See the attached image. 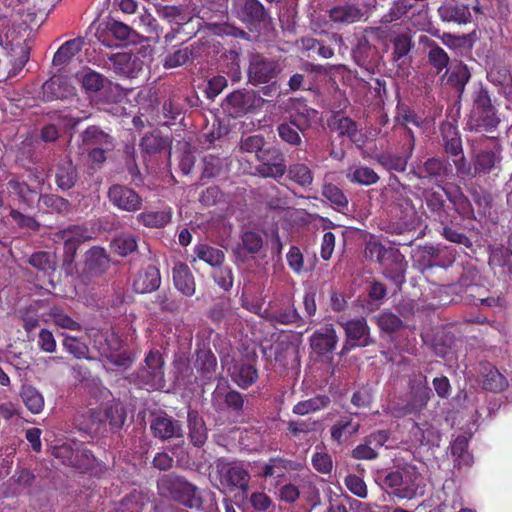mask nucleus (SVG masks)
I'll list each match as a JSON object with an SVG mask.
<instances>
[{"instance_id": "nucleus-1", "label": "nucleus", "mask_w": 512, "mask_h": 512, "mask_svg": "<svg viewBox=\"0 0 512 512\" xmlns=\"http://www.w3.org/2000/svg\"><path fill=\"white\" fill-rule=\"evenodd\" d=\"M424 200L431 216L442 224L450 220L449 204L462 218H474L473 206L458 185L446 184L438 185L437 189H426Z\"/></svg>"}, {"instance_id": "nucleus-2", "label": "nucleus", "mask_w": 512, "mask_h": 512, "mask_svg": "<svg viewBox=\"0 0 512 512\" xmlns=\"http://www.w3.org/2000/svg\"><path fill=\"white\" fill-rule=\"evenodd\" d=\"M406 187L401 184L397 176L389 177L385 198L389 202V213L395 219V232L402 234L404 231L415 227L416 210L413 201L405 192Z\"/></svg>"}, {"instance_id": "nucleus-3", "label": "nucleus", "mask_w": 512, "mask_h": 512, "mask_svg": "<svg viewBox=\"0 0 512 512\" xmlns=\"http://www.w3.org/2000/svg\"><path fill=\"white\" fill-rule=\"evenodd\" d=\"M161 496L177 501L190 509H200L203 499L198 488L174 473L162 475L157 481Z\"/></svg>"}, {"instance_id": "nucleus-4", "label": "nucleus", "mask_w": 512, "mask_h": 512, "mask_svg": "<svg viewBox=\"0 0 512 512\" xmlns=\"http://www.w3.org/2000/svg\"><path fill=\"white\" fill-rule=\"evenodd\" d=\"M144 365L134 375V383L141 389L161 390L165 387L164 358L160 351L150 350Z\"/></svg>"}, {"instance_id": "nucleus-5", "label": "nucleus", "mask_w": 512, "mask_h": 512, "mask_svg": "<svg viewBox=\"0 0 512 512\" xmlns=\"http://www.w3.org/2000/svg\"><path fill=\"white\" fill-rule=\"evenodd\" d=\"M232 10L249 31H260L271 20L268 10L259 0H234Z\"/></svg>"}, {"instance_id": "nucleus-6", "label": "nucleus", "mask_w": 512, "mask_h": 512, "mask_svg": "<svg viewBox=\"0 0 512 512\" xmlns=\"http://www.w3.org/2000/svg\"><path fill=\"white\" fill-rule=\"evenodd\" d=\"M473 113L477 116V128H483L490 132L497 128L500 118L497 109L492 103L491 95L487 87L480 86L472 93Z\"/></svg>"}, {"instance_id": "nucleus-7", "label": "nucleus", "mask_w": 512, "mask_h": 512, "mask_svg": "<svg viewBox=\"0 0 512 512\" xmlns=\"http://www.w3.org/2000/svg\"><path fill=\"white\" fill-rule=\"evenodd\" d=\"M411 173L419 180L433 182L438 186L453 176V167L448 159L432 156L413 164Z\"/></svg>"}, {"instance_id": "nucleus-8", "label": "nucleus", "mask_w": 512, "mask_h": 512, "mask_svg": "<svg viewBox=\"0 0 512 512\" xmlns=\"http://www.w3.org/2000/svg\"><path fill=\"white\" fill-rule=\"evenodd\" d=\"M377 259L383 268V275L401 289L406 282L405 273L408 267L404 255L398 249H387L379 245Z\"/></svg>"}, {"instance_id": "nucleus-9", "label": "nucleus", "mask_w": 512, "mask_h": 512, "mask_svg": "<svg viewBox=\"0 0 512 512\" xmlns=\"http://www.w3.org/2000/svg\"><path fill=\"white\" fill-rule=\"evenodd\" d=\"M393 121L395 123L393 131H397L399 128L402 141L409 143L410 148H415L416 137L410 125L417 128H424L426 126V119L415 109L399 101L395 108Z\"/></svg>"}, {"instance_id": "nucleus-10", "label": "nucleus", "mask_w": 512, "mask_h": 512, "mask_svg": "<svg viewBox=\"0 0 512 512\" xmlns=\"http://www.w3.org/2000/svg\"><path fill=\"white\" fill-rule=\"evenodd\" d=\"M262 317L273 324L296 325L304 324L294 301L290 297H282L270 301L263 311Z\"/></svg>"}, {"instance_id": "nucleus-11", "label": "nucleus", "mask_w": 512, "mask_h": 512, "mask_svg": "<svg viewBox=\"0 0 512 512\" xmlns=\"http://www.w3.org/2000/svg\"><path fill=\"white\" fill-rule=\"evenodd\" d=\"M462 300L470 305H480L485 307H504L506 299L502 293L491 292L483 285L470 283L466 284V279H461L459 291Z\"/></svg>"}, {"instance_id": "nucleus-12", "label": "nucleus", "mask_w": 512, "mask_h": 512, "mask_svg": "<svg viewBox=\"0 0 512 512\" xmlns=\"http://www.w3.org/2000/svg\"><path fill=\"white\" fill-rule=\"evenodd\" d=\"M216 470L219 475L220 484L228 489L234 491L240 489L246 491L250 475L248 471L237 462H228L223 458L217 459L215 462Z\"/></svg>"}, {"instance_id": "nucleus-13", "label": "nucleus", "mask_w": 512, "mask_h": 512, "mask_svg": "<svg viewBox=\"0 0 512 512\" xmlns=\"http://www.w3.org/2000/svg\"><path fill=\"white\" fill-rule=\"evenodd\" d=\"M256 166L257 173L264 178L279 179L287 171L286 159L282 150L276 146L266 147L260 152Z\"/></svg>"}, {"instance_id": "nucleus-14", "label": "nucleus", "mask_w": 512, "mask_h": 512, "mask_svg": "<svg viewBox=\"0 0 512 512\" xmlns=\"http://www.w3.org/2000/svg\"><path fill=\"white\" fill-rule=\"evenodd\" d=\"M345 332V341L341 355L347 354L356 347H367L374 341L370 338V328L364 318L339 322Z\"/></svg>"}, {"instance_id": "nucleus-15", "label": "nucleus", "mask_w": 512, "mask_h": 512, "mask_svg": "<svg viewBox=\"0 0 512 512\" xmlns=\"http://www.w3.org/2000/svg\"><path fill=\"white\" fill-rule=\"evenodd\" d=\"M282 68L279 61L255 54L250 58L248 77L254 84H266L275 79Z\"/></svg>"}, {"instance_id": "nucleus-16", "label": "nucleus", "mask_w": 512, "mask_h": 512, "mask_svg": "<svg viewBox=\"0 0 512 512\" xmlns=\"http://www.w3.org/2000/svg\"><path fill=\"white\" fill-rule=\"evenodd\" d=\"M414 149L415 148H410L409 143L403 141L401 152H393L391 150L381 151L374 156V161L387 171L390 177L396 176L394 173H404L406 171Z\"/></svg>"}, {"instance_id": "nucleus-17", "label": "nucleus", "mask_w": 512, "mask_h": 512, "mask_svg": "<svg viewBox=\"0 0 512 512\" xmlns=\"http://www.w3.org/2000/svg\"><path fill=\"white\" fill-rule=\"evenodd\" d=\"M109 202L125 212H137L142 208L143 199L138 192L123 184H113L108 188Z\"/></svg>"}, {"instance_id": "nucleus-18", "label": "nucleus", "mask_w": 512, "mask_h": 512, "mask_svg": "<svg viewBox=\"0 0 512 512\" xmlns=\"http://www.w3.org/2000/svg\"><path fill=\"white\" fill-rule=\"evenodd\" d=\"M432 396L427 377L420 376L409 380V400L403 407L405 414H419L422 412Z\"/></svg>"}, {"instance_id": "nucleus-19", "label": "nucleus", "mask_w": 512, "mask_h": 512, "mask_svg": "<svg viewBox=\"0 0 512 512\" xmlns=\"http://www.w3.org/2000/svg\"><path fill=\"white\" fill-rule=\"evenodd\" d=\"M328 126L332 131L337 132L340 138L347 137L358 147H362L366 142V137L359 129L357 122L339 112L328 120Z\"/></svg>"}, {"instance_id": "nucleus-20", "label": "nucleus", "mask_w": 512, "mask_h": 512, "mask_svg": "<svg viewBox=\"0 0 512 512\" xmlns=\"http://www.w3.org/2000/svg\"><path fill=\"white\" fill-rule=\"evenodd\" d=\"M109 69L124 78H136L143 70V61L127 52L115 53L109 57Z\"/></svg>"}, {"instance_id": "nucleus-21", "label": "nucleus", "mask_w": 512, "mask_h": 512, "mask_svg": "<svg viewBox=\"0 0 512 512\" xmlns=\"http://www.w3.org/2000/svg\"><path fill=\"white\" fill-rule=\"evenodd\" d=\"M259 101L255 91L235 90L227 95L224 105L231 116L239 117L256 108Z\"/></svg>"}, {"instance_id": "nucleus-22", "label": "nucleus", "mask_w": 512, "mask_h": 512, "mask_svg": "<svg viewBox=\"0 0 512 512\" xmlns=\"http://www.w3.org/2000/svg\"><path fill=\"white\" fill-rule=\"evenodd\" d=\"M161 283L162 278L159 268L149 264L135 274L132 289L137 294H149L157 291Z\"/></svg>"}, {"instance_id": "nucleus-23", "label": "nucleus", "mask_w": 512, "mask_h": 512, "mask_svg": "<svg viewBox=\"0 0 512 512\" xmlns=\"http://www.w3.org/2000/svg\"><path fill=\"white\" fill-rule=\"evenodd\" d=\"M439 132V143L447 157H456L462 153V150H464L462 138L456 124L443 121L439 125Z\"/></svg>"}, {"instance_id": "nucleus-24", "label": "nucleus", "mask_w": 512, "mask_h": 512, "mask_svg": "<svg viewBox=\"0 0 512 512\" xmlns=\"http://www.w3.org/2000/svg\"><path fill=\"white\" fill-rule=\"evenodd\" d=\"M80 139L85 148L102 147L106 150H114L116 146L115 138L97 125H90L83 130Z\"/></svg>"}, {"instance_id": "nucleus-25", "label": "nucleus", "mask_w": 512, "mask_h": 512, "mask_svg": "<svg viewBox=\"0 0 512 512\" xmlns=\"http://www.w3.org/2000/svg\"><path fill=\"white\" fill-rule=\"evenodd\" d=\"M338 342V336L332 324L325 325L314 332L310 338V346L318 355L332 352Z\"/></svg>"}, {"instance_id": "nucleus-26", "label": "nucleus", "mask_w": 512, "mask_h": 512, "mask_svg": "<svg viewBox=\"0 0 512 512\" xmlns=\"http://www.w3.org/2000/svg\"><path fill=\"white\" fill-rule=\"evenodd\" d=\"M202 43H193L190 46L180 48L165 56L163 66L166 69L177 68L201 57Z\"/></svg>"}, {"instance_id": "nucleus-27", "label": "nucleus", "mask_w": 512, "mask_h": 512, "mask_svg": "<svg viewBox=\"0 0 512 512\" xmlns=\"http://www.w3.org/2000/svg\"><path fill=\"white\" fill-rule=\"evenodd\" d=\"M175 288L184 296L192 297L196 291L194 276L186 263L177 262L172 269Z\"/></svg>"}, {"instance_id": "nucleus-28", "label": "nucleus", "mask_w": 512, "mask_h": 512, "mask_svg": "<svg viewBox=\"0 0 512 512\" xmlns=\"http://www.w3.org/2000/svg\"><path fill=\"white\" fill-rule=\"evenodd\" d=\"M363 10L353 3L336 5L328 10V17L331 22L339 25H349L362 20Z\"/></svg>"}, {"instance_id": "nucleus-29", "label": "nucleus", "mask_w": 512, "mask_h": 512, "mask_svg": "<svg viewBox=\"0 0 512 512\" xmlns=\"http://www.w3.org/2000/svg\"><path fill=\"white\" fill-rule=\"evenodd\" d=\"M438 15L443 22H454L466 25L471 22L472 15L468 5L458 2H448L438 8Z\"/></svg>"}, {"instance_id": "nucleus-30", "label": "nucleus", "mask_w": 512, "mask_h": 512, "mask_svg": "<svg viewBox=\"0 0 512 512\" xmlns=\"http://www.w3.org/2000/svg\"><path fill=\"white\" fill-rule=\"evenodd\" d=\"M194 10L203 21H222L228 14V0H200Z\"/></svg>"}, {"instance_id": "nucleus-31", "label": "nucleus", "mask_w": 512, "mask_h": 512, "mask_svg": "<svg viewBox=\"0 0 512 512\" xmlns=\"http://www.w3.org/2000/svg\"><path fill=\"white\" fill-rule=\"evenodd\" d=\"M419 42L428 49V63L436 70L438 74L447 69L450 62V57L438 43L427 36H420Z\"/></svg>"}, {"instance_id": "nucleus-32", "label": "nucleus", "mask_w": 512, "mask_h": 512, "mask_svg": "<svg viewBox=\"0 0 512 512\" xmlns=\"http://www.w3.org/2000/svg\"><path fill=\"white\" fill-rule=\"evenodd\" d=\"M172 208L167 206L162 210L145 209L136 216L138 224L147 228H164L172 220Z\"/></svg>"}, {"instance_id": "nucleus-33", "label": "nucleus", "mask_w": 512, "mask_h": 512, "mask_svg": "<svg viewBox=\"0 0 512 512\" xmlns=\"http://www.w3.org/2000/svg\"><path fill=\"white\" fill-rule=\"evenodd\" d=\"M410 433L415 440L421 444L437 445L441 439L439 429L430 424L427 420L423 422H415L413 418H409Z\"/></svg>"}, {"instance_id": "nucleus-34", "label": "nucleus", "mask_w": 512, "mask_h": 512, "mask_svg": "<svg viewBox=\"0 0 512 512\" xmlns=\"http://www.w3.org/2000/svg\"><path fill=\"white\" fill-rule=\"evenodd\" d=\"M377 53V48L370 43L367 37L362 36L353 49V58L359 66L369 70L376 63Z\"/></svg>"}, {"instance_id": "nucleus-35", "label": "nucleus", "mask_w": 512, "mask_h": 512, "mask_svg": "<svg viewBox=\"0 0 512 512\" xmlns=\"http://www.w3.org/2000/svg\"><path fill=\"white\" fill-rule=\"evenodd\" d=\"M38 208L43 213H56L66 216L71 212L72 204L61 196L42 194L38 197Z\"/></svg>"}, {"instance_id": "nucleus-36", "label": "nucleus", "mask_w": 512, "mask_h": 512, "mask_svg": "<svg viewBox=\"0 0 512 512\" xmlns=\"http://www.w3.org/2000/svg\"><path fill=\"white\" fill-rule=\"evenodd\" d=\"M73 94V87L61 78H50L42 85V98L45 102L66 99Z\"/></svg>"}, {"instance_id": "nucleus-37", "label": "nucleus", "mask_w": 512, "mask_h": 512, "mask_svg": "<svg viewBox=\"0 0 512 512\" xmlns=\"http://www.w3.org/2000/svg\"><path fill=\"white\" fill-rule=\"evenodd\" d=\"M141 151L149 155L161 153L171 147V139L159 131L146 133L139 144Z\"/></svg>"}, {"instance_id": "nucleus-38", "label": "nucleus", "mask_w": 512, "mask_h": 512, "mask_svg": "<svg viewBox=\"0 0 512 512\" xmlns=\"http://www.w3.org/2000/svg\"><path fill=\"white\" fill-rule=\"evenodd\" d=\"M85 41L82 37H77L64 42L55 52L52 63L54 66L67 65L72 58L83 48Z\"/></svg>"}, {"instance_id": "nucleus-39", "label": "nucleus", "mask_w": 512, "mask_h": 512, "mask_svg": "<svg viewBox=\"0 0 512 512\" xmlns=\"http://www.w3.org/2000/svg\"><path fill=\"white\" fill-rule=\"evenodd\" d=\"M77 179V169L71 160L63 161L56 166L55 182L62 191L73 188Z\"/></svg>"}, {"instance_id": "nucleus-40", "label": "nucleus", "mask_w": 512, "mask_h": 512, "mask_svg": "<svg viewBox=\"0 0 512 512\" xmlns=\"http://www.w3.org/2000/svg\"><path fill=\"white\" fill-rule=\"evenodd\" d=\"M151 429L156 437L169 439L182 436V427L177 420L172 418H155L151 423Z\"/></svg>"}, {"instance_id": "nucleus-41", "label": "nucleus", "mask_w": 512, "mask_h": 512, "mask_svg": "<svg viewBox=\"0 0 512 512\" xmlns=\"http://www.w3.org/2000/svg\"><path fill=\"white\" fill-rule=\"evenodd\" d=\"M347 179L353 183L363 186H371L376 184L380 177L374 169L365 165H356L348 169Z\"/></svg>"}, {"instance_id": "nucleus-42", "label": "nucleus", "mask_w": 512, "mask_h": 512, "mask_svg": "<svg viewBox=\"0 0 512 512\" xmlns=\"http://www.w3.org/2000/svg\"><path fill=\"white\" fill-rule=\"evenodd\" d=\"M8 188L11 189L18 197L21 204L27 209L34 207L35 199L37 198V191L30 187L27 183L12 178L7 183Z\"/></svg>"}, {"instance_id": "nucleus-43", "label": "nucleus", "mask_w": 512, "mask_h": 512, "mask_svg": "<svg viewBox=\"0 0 512 512\" xmlns=\"http://www.w3.org/2000/svg\"><path fill=\"white\" fill-rule=\"evenodd\" d=\"M316 114V110L304 106L291 112L288 119H286L285 121L288 122L291 126L298 129L302 134H304L307 130L311 128L312 122Z\"/></svg>"}, {"instance_id": "nucleus-44", "label": "nucleus", "mask_w": 512, "mask_h": 512, "mask_svg": "<svg viewBox=\"0 0 512 512\" xmlns=\"http://www.w3.org/2000/svg\"><path fill=\"white\" fill-rule=\"evenodd\" d=\"M331 403L330 397L327 395H316L310 399L304 400L296 404L293 412L297 415L304 416L310 413L319 412L327 408Z\"/></svg>"}, {"instance_id": "nucleus-45", "label": "nucleus", "mask_w": 512, "mask_h": 512, "mask_svg": "<svg viewBox=\"0 0 512 512\" xmlns=\"http://www.w3.org/2000/svg\"><path fill=\"white\" fill-rule=\"evenodd\" d=\"M288 178L301 187H309L313 183L314 174L304 163H293L287 167Z\"/></svg>"}, {"instance_id": "nucleus-46", "label": "nucleus", "mask_w": 512, "mask_h": 512, "mask_svg": "<svg viewBox=\"0 0 512 512\" xmlns=\"http://www.w3.org/2000/svg\"><path fill=\"white\" fill-rule=\"evenodd\" d=\"M232 379L240 388L246 389L256 382L258 371L253 364L243 363L235 367Z\"/></svg>"}, {"instance_id": "nucleus-47", "label": "nucleus", "mask_w": 512, "mask_h": 512, "mask_svg": "<svg viewBox=\"0 0 512 512\" xmlns=\"http://www.w3.org/2000/svg\"><path fill=\"white\" fill-rule=\"evenodd\" d=\"M194 254L196 255V258L204 261L212 267L221 266L225 259V255L222 250L206 244H199L195 246Z\"/></svg>"}, {"instance_id": "nucleus-48", "label": "nucleus", "mask_w": 512, "mask_h": 512, "mask_svg": "<svg viewBox=\"0 0 512 512\" xmlns=\"http://www.w3.org/2000/svg\"><path fill=\"white\" fill-rule=\"evenodd\" d=\"M111 250L121 257H126L137 250V237L133 234H121L111 241Z\"/></svg>"}, {"instance_id": "nucleus-49", "label": "nucleus", "mask_w": 512, "mask_h": 512, "mask_svg": "<svg viewBox=\"0 0 512 512\" xmlns=\"http://www.w3.org/2000/svg\"><path fill=\"white\" fill-rule=\"evenodd\" d=\"M322 196L327 199L335 210L342 212L348 207V198L335 184L328 183L322 187Z\"/></svg>"}, {"instance_id": "nucleus-50", "label": "nucleus", "mask_w": 512, "mask_h": 512, "mask_svg": "<svg viewBox=\"0 0 512 512\" xmlns=\"http://www.w3.org/2000/svg\"><path fill=\"white\" fill-rule=\"evenodd\" d=\"M446 75L447 83L460 92L464 91V88L471 77L468 66L462 62H460L458 65H455L449 74L448 71H446L444 76Z\"/></svg>"}, {"instance_id": "nucleus-51", "label": "nucleus", "mask_w": 512, "mask_h": 512, "mask_svg": "<svg viewBox=\"0 0 512 512\" xmlns=\"http://www.w3.org/2000/svg\"><path fill=\"white\" fill-rule=\"evenodd\" d=\"M58 240H71L78 244L91 239L89 230L85 225H70L67 228L61 229L55 233Z\"/></svg>"}, {"instance_id": "nucleus-52", "label": "nucleus", "mask_w": 512, "mask_h": 512, "mask_svg": "<svg viewBox=\"0 0 512 512\" xmlns=\"http://www.w3.org/2000/svg\"><path fill=\"white\" fill-rule=\"evenodd\" d=\"M469 437L459 435L451 445V453L455 457L457 464L469 466L473 461L472 455L467 451Z\"/></svg>"}, {"instance_id": "nucleus-53", "label": "nucleus", "mask_w": 512, "mask_h": 512, "mask_svg": "<svg viewBox=\"0 0 512 512\" xmlns=\"http://www.w3.org/2000/svg\"><path fill=\"white\" fill-rule=\"evenodd\" d=\"M21 398L32 414H39L44 408V398L42 394L32 386L23 387Z\"/></svg>"}, {"instance_id": "nucleus-54", "label": "nucleus", "mask_w": 512, "mask_h": 512, "mask_svg": "<svg viewBox=\"0 0 512 512\" xmlns=\"http://www.w3.org/2000/svg\"><path fill=\"white\" fill-rule=\"evenodd\" d=\"M196 365L202 375L211 379L217 368V358L210 350H201L197 353Z\"/></svg>"}, {"instance_id": "nucleus-55", "label": "nucleus", "mask_w": 512, "mask_h": 512, "mask_svg": "<svg viewBox=\"0 0 512 512\" xmlns=\"http://www.w3.org/2000/svg\"><path fill=\"white\" fill-rule=\"evenodd\" d=\"M29 264L46 275L55 271L54 256L46 251L33 253L29 258Z\"/></svg>"}, {"instance_id": "nucleus-56", "label": "nucleus", "mask_w": 512, "mask_h": 512, "mask_svg": "<svg viewBox=\"0 0 512 512\" xmlns=\"http://www.w3.org/2000/svg\"><path fill=\"white\" fill-rule=\"evenodd\" d=\"M189 436L192 443L201 447L205 444L208 436V429L203 418H189Z\"/></svg>"}, {"instance_id": "nucleus-57", "label": "nucleus", "mask_w": 512, "mask_h": 512, "mask_svg": "<svg viewBox=\"0 0 512 512\" xmlns=\"http://www.w3.org/2000/svg\"><path fill=\"white\" fill-rule=\"evenodd\" d=\"M497 157L491 150L480 151L474 158V174H488L494 168Z\"/></svg>"}, {"instance_id": "nucleus-58", "label": "nucleus", "mask_w": 512, "mask_h": 512, "mask_svg": "<svg viewBox=\"0 0 512 512\" xmlns=\"http://www.w3.org/2000/svg\"><path fill=\"white\" fill-rule=\"evenodd\" d=\"M242 247L248 254H258L264 245L262 233L257 230H248L241 236Z\"/></svg>"}, {"instance_id": "nucleus-59", "label": "nucleus", "mask_w": 512, "mask_h": 512, "mask_svg": "<svg viewBox=\"0 0 512 512\" xmlns=\"http://www.w3.org/2000/svg\"><path fill=\"white\" fill-rule=\"evenodd\" d=\"M108 262L106 251L101 247H93L87 252L86 265L90 270L101 272L107 267Z\"/></svg>"}, {"instance_id": "nucleus-60", "label": "nucleus", "mask_w": 512, "mask_h": 512, "mask_svg": "<svg viewBox=\"0 0 512 512\" xmlns=\"http://www.w3.org/2000/svg\"><path fill=\"white\" fill-rule=\"evenodd\" d=\"M413 7L409 0H395L389 11L380 20L382 24H389L402 18Z\"/></svg>"}, {"instance_id": "nucleus-61", "label": "nucleus", "mask_w": 512, "mask_h": 512, "mask_svg": "<svg viewBox=\"0 0 512 512\" xmlns=\"http://www.w3.org/2000/svg\"><path fill=\"white\" fill-rule=\"evenodd\" d=\"M277 133L283 142L292 147H299L302 144L301 132L285 120L278 124Z\"/></svg>"}, {"instance_id": "nucleus-62", "label": "nucleus", "mask_w": 512, "mask_h": 512, "mask_svg": "<svg viewBox=\"0 0 512 512\" xmlns=\"http://www.w3.org/2000/svg\"><path fill=\"white\" fill-rule=\"evenodd\" d=\"M106 29L116 40L121 42L130 41L135 35V31L130 26L115 19H110L107 22Z\"/></svg>"}, {"instance_id": "nucleus-63", "label": "nucleus", "mask_w": 512, "mask_h": 512, "mask_svg": "<svg viewBox=\"0 0 512 512\" xmlns=\"http://www.w3.org/2000/svg\"><path fill=\"white\" fill-rule=\"evenodd\" d=\"M49 315L53 319L54 324L58 327L73 331H80L82 328L80 323L75 321L69 315L65 314L63 309L60 307H52L50 309Z\"/></svg>"}, {"instance_id": "nucleus-64", "label": "nucleus", "mask_w": 512, "mask_h": 512, "mask_svg": "<svg viewBox=\"0 0 512 512\" xmlns=\"http://www.w3.org/2000/svg\"><path fill=\"white\" fill-rule=\"evenodd\" d=\"M379 328L388 334L400 330L404 324L400 317L392 312H383L376 319Z\"/></svg>"}]
</instances>
